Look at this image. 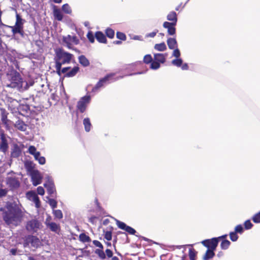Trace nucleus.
Returning <instances> with one entry per match:
<instances>
[{
  "label": "nucleus",
  "instance_id": "f257e3e1",
  "mask_svg": "<svg viewBox=\"0 0 260 260\" xmlns=\"http://www.w3.org/2000/svg\"><path fill=\"white\" fill-rule=\"evenodd\" d=\"M23 212L20 206L15 203L7 205L3 213V218L7 225H17L21 221Z\"/></svg>",
  "mask_w": 260,
  "mask_h": 260
},
{
  "label": "nucleus",
  "instance_id": "f03ea898",
  "mask_svg": "<svg viewBox=\"0 0 260 260\" xmlns=\"http://www.w3.org/2000/svg\"><path fill=\"white\" fill-rule=\"evenodd\" d=\"M7 77L8 80L7 87L16 89L19 91H23L28 88V82L16 71L12 70L8 73Z\"/></svg>",
  "mask_w": 260,
  "mask_h": 260
},
{
  "label": "nucleus",
  "instance_id": "7ed1b4c3",
  "mask_svg": "<svg viewBox=\"0 0 260 260\" xmlns=\"http://www.w3.org/2000/svg\"><path fill=\"white\" fill-rule=\"evenodd\" d=\"M73 55L64 51L61 49H58L56 51L55 68L58 75H60V70L62 64L70 62Z\"/></svg>",
  "mask_w": 260,
  "mask_h": 260
},
{
  "label": "nucleus",
  "instance_id": "20e7f679",
  "mask_svg": "<svg viewBox=\"0 0 260 260\" xmlns=\"http://www.w3.org/2000/svg\"><path fill=\"white\" fill-rule=\"evenodd\" d=\"M115 74L111 73L108 74L104 78L101 79L97 83L95 86L92 88V92H97L100 88L105 86L106 85L108 84L111 82L116 81L120 79L123 78L124 76H119L114 78Z\"/></svg>",
  "mask_w": 260,
  "mask_h": 260
},
{
  "label": "nucleus",
  "instance_id": "39448f33",
  "mask_svg": "<svg viewBox=\"0 0 260 260\" xmlns=\"http://www.w3.org/2000/svg\"><path fill=\"white\" fill-rule=\"evenodd\" d=\"M16 21L14 26H11L13 34H19L23 35V24L24 21L18 14H16Z\"/></svg>",
  "mask_w": 260,
  "mask_h": 260
},
{
  "label": "nucleus",
  "instance_id": "423d86ee",
  "mask_svg": "<svg viewBox=\"0 0 260 260\" xmlns=\"http://www.w3.org/2000/svg\"><path fill=\"white\" fill-rule=\"evenodd\" d=\"M10 138L4 132H2L0 133V151L6 153L9 149V142L8 140Z\"/></svg>",
  "mask_w": 260,
  "mask_h": 260
},
{
  "label": "nucleus",
  "instance_id": "0eeeda50",
  "mask_svg": "<svg viewBox=\"0 0 260 260\" xmlns=\"http://www.w3.org/2000/svg\"><path fill=\"white\" fill-rule=\"evenodd\" d=\"M90 100L91 96L87 94L82 97L77 103V109L81 113L84 112L86 109L88 104L90 103Z\"/></svg>",
  "mask_w": 260,
  "mask_h": 260
},
{
  "label": "nucleus",
  "instance_id": "6e6552de",
  "mask_svg": "<svg viewBox=\"0 0 260 260\" xmlns=\"http://www.w3.org/2000/svg\"><path fill=\"white\" fill-rule=\"evenodd\" d=\"M41 227V223L39 220L34 219L27 222L26 228L29 232H37Z\"/></svg>",
  "mask_w": 260,
  "mask_h": 260
},
{
  "label": "nucleus",
  "instance_id": "1a4fd4ad",
  "mask_svg": "<svg viewBox=\"0 0 260 260\" xmlns=\"http://www.w3.org/2000/svg\"><path fill=\"white\" fill-rule=\"evenodd\" d=\"M62 41L69 49L72 48L73 44L77 45L79 43V40L76 36L69 35L63 37Z\"/></svg>",
  "mask_w": 260,
  "mask_h": 260
},
{
  "label": "nucleus",
  "instance_id": "9d476101",
  "mask_svg": "<svg viewBox=\"0 0 260 260\" xmlns=\"http://www.w3.org/2000/svg\"><path fill=\"white\" fill-rule=\"evenodd\" d=\"M202 244L209 249L215 250L218 243V238H213L202 241Z\"/></svg>",
  "mask_w": 260,
  "mask_h": 260
},
{
  "label": "nucleus",
  "instance_id": "9b49d317",
  "mask_svg": "<svg viewBox=\"0 0 260 260\" xmlns=\"http://www.w3.org/2000/svg\"><path fill=\"white\" fill-rule=\"evenodd\" d=\"M29 175L31 177L32 184L34 186H37L41 184L43 177L38 170L33 171Z\"/></svg>",
  "mask_w": 260,
  "mask_h": 260
},
{
  "label": "nucleus",
  "instance_id": "f8f14e48",
  "mask_svg": "<svg viewBox=\"0 0 260 260\" xmlns=\"http://www.w3.org/2000/svg\"><path fill=\"white\" fill-rule=\"evenodd\" d=\"M45 224L52 232L58 233L60 230L59 225L55 222L51 221V217L47 218L45 221Z\"/></svg>",
  "mask_w": 260,
  "mask_h": 260
},
{
  "label": "nucleus",
  "instance_id": "ddd939ff",
  "mask_svg": "<svg viewBox=\"0 0 260 260\" xmlns=\"http://www.w3.org/2000/svg\"><path fill=\"white\" fill-rule=\"evenodd\" d=\"M6 184L12 189L17 188L20 186V183L18 180L16 178L12 177H8L7 178Z\"/></svg>",
  "mask_w": 260,
  "mask_h": 260
},
{
  "label": "nucleus",
  "instance_id": "4468645a",
  "mask_svg": "<svg viewBox=\"0 0 260 260\" xmlns=\"http://www.w3.org/2000/svg\"><path fill=\"white\" fill-rule=\"evenodd\" d=\"M116 224L119 229L124 230L131 235H135L136 233V231L134 229L127 225L125 223L122 221L117 220Z\"/></svg>",
  "mask_w": 260,
  "mask_h": 260
},
{
  "label": "nucleus",
  "instance_id": "2eb2a0df",
  "mask_svg": "<svg viewBox=\"0 0 260 260\" xmlns=\"http://www.w3.org/2000/svg\"><path fill=\"white\" fill-rule=\"evenodd\" d=\"M176 24L171 23L168 21L164 22L162 26L164 28L167 29L168 33L169 35L173 36L176 33V28L175 26Z\"/></svg>",
  "mask_w": 260,
  "mask_h": 260
},
{
  "label": "nucleus",
  "instance_id": "dca6fc26",
  "mask_svg": "<svg viewBox=\"0 0 260 260\" xmlns=\"http://www.w3.org/2000/svg\"><path fill=\"white\" fill-rule=\"evenodd\" d=\"M44 186L46 188L48 193L50 196L54 197L56 193V190L53 182L52 181H48L44 184Z\"/></svg>",
  "mask_w": 260,
  "mask_h": 260
},
{
  "label": "nucleus",
  "instance_id": "f3484780",
  "mask_svg": "<svg viewBox=\"0 0 260 260\" xmlns=\"http://www.w3.org/2000/svg\"><path fill=\"white\" fill-rule=\"evenodd\" d=\"M30 243L31 245L34 247H37L40 244V241L38 238L33 236H29L27 237L26 240V242L24 244V246L25 247L26 245Z\"/></svg>",
  "mask_w": 260,
  "mask_h": 260
},
{
  "label": "nucleus",
  "instance_id": "a211bd4d",
  "mask_svg": "<svg viewBox=\"0 0 260 260\" xmlns=\"http://www.w3.org/2000/svg\"><path fill=\"white\" fill-rule=\"evenodd\" d=\"M27 197L30 200H31L35 204L36 207L38 208L40 206V202L39 197L37 195L32 192H28L27 193Z\"/></svg>",
  "mask_w": 260,
  "mask_h": 260
},
{
  "label": "nucleus",
  "instance_id": "6ab92c4d",
  "mask_svg": "<svg viewBox=\"0 0 260 260\" xmlns=\"http://www.w3.org/2000/svg\"><path fill=\"white\" fill-rule=\"evenodd\" d=\"M95 38L99 43L105 44L107 43V39L106 36L101 31H96L95 33Z\"/></svg>",
  "mask_w": 260,
  "mask_h": 260
},
{
  "label": "nucleus",
  "instance_id": "aec40b11",
  "mask_svg": "<svg viewBox=\"0 0 260 260\" xmlns=\"http://www.w3.org/2000/svg\"><path fill=\"white\" fill-rule=\"evenodd\" d=\"M168 21H171L170 23L176 24L177 22V13L174 11L170 12L167 16Z\"/></svg>",
  "mask_w": 260,
  "mask_h": 260
},
{
  "label": "nucleus",
  "instance_id": "412c9836",
  "mask_svg": "<svg viewBox=\"0 0 260 260\" xmlns=\"http://www.w3.org/2000/svg\"><path fill=\"white\" fill-rule=\"evenodd\" d=\"M8 102H9V107L14 110H15L16 109H18L20 107L19 103L15 99L9 98Z\"/></svg>",
  "mask_w": 260,
  "mask_h": 260
},
{
  "label": "nucleus",
  "instance_id": "4be33fe9",
  "mask_svg": "<svg viewBox=\"0 0 260 260\" xmlns=\"http://www.w3.org/2000/svg\"><path fill=\"white\" fill-rule=\"evenodd\" d=\"M167 54L162 53H156L154 54V58L155 61L161 63L166 61Z\"/></svg>",
  "mask_w": 260,
  "mask_h": 260
},
{
  "label": "nucleus",
  "instance_id": "5701e85b",
  "mask_svg": "<svg viewBox=\"0 0 260 260\" xmlns=\"http://www.w3.org/2000/svg\"><path fill=\"white\" fill-rule=\"evenodd\" d=\"M25 168L29 174L31 173L33 171H36L37 170H35V164L31 161H26L24 163Z\"/></svg>",
  "mask_w": 260,
  "mask_h": 260
},
{
  "label": "nucleus",
  "instance_id": "b1692460",
  "mask_svg": "<svg viewBox=\"0 0 260 260\" xmlns=\"http://www.w3.org/2000/svg\"><path fill=\"white\" fill-rule=\"evenodd\" d=\"M54 18L58 21H61L63 19V15L60 9L54 7L53 11Z\"/></svg>",
  "mask_w": 260,
  "mask_h": 260
},
{
  "label": "nucleus",
  "instance_id": "393cba45",
  "mask_svg": "<svg viewBox=\"0 0 260 260\" xmlns=\"http://www.w3.org/2000/svg\"><path fill=\"white\" fill-rule=\"evenodd\" d=\"M167 44L170 49H174L177 47V43L176 39L169 38L167 40Z\"/></svg>",
  "mask_w": 260,
  "mask_h": 260
},
{
  "label": "nucleus",
  "instance_id": "a878e982",
  "mask_svg": "<svg viewBox=\"0 0 260 260\" xmlns=\"http://www.w3.org/2000/svg\"><path fill=\"white\" fill-rule=\"evenodd\" d=\"M83 124L84 127L85 131L86 132L90 131L92 125L89 118H85L83 121Z\"/></svg>",
  "mask_w": 260,
  "mask_h": 260
},
{
  "label": "nucleus",
  "instance_id": "bb28decb",
  "mask_svg": "<svg viewBox=\"0 0 260 260\" xmlns=\"http://www.w3.org/2000/svg\"><path fill=\"white\" fill-rule=\"evenodd\" d=\"M15 127L22 132H24L26 129V125L21 120H18L16 122Z\"/></svg>",
  "mask_w": 260,
  "mask_h": 260
},
{
  "label": "nucleus",
  "instance_id": "cd10ccee",
  "mask_svg": "<svg viewBox=\"0 0 260 260\" xmlns=\"http://www.w3.org/2000/svg\"><path fill=\"white\" fill-rule=\"evenodd\" d=\"M214 250L208 249L203 257V260H209L212 259L215 255Z\"/></svg>",
  "mask_w": 260,
  "mask_h": 260
},
{
  "label": "nucleus",
  "instance_id": "c85d7f7f",
  "mask_svg": "<svg viewBox=\"0 0 260 260\" xmlns=\"http://www.w3.org/2000/svg\"><path fill=\"white\" fill-rule=\"evenodd\" d=\"M78 59L80 63L83 67H87L89 65V61L84 55H82L79 56Z\"/></svg>",
  "mask_w": 260,
  "mask_h": 260
},
{
  "label": "nucleus",
  "instance_id": "c756f323",
  "mask_svg": "<svg viewBox=\"0 0 260 260\" xmlns=\"http://www.w3.org/2000/svg\"><path fill=\"white\" fill-rule=\"evenodd\" d=\"M79 67H74L73 69H71L70 71L67 73L66 76L69 77L74 76L79 71Z\"/></svg>",
  "mask_w": 260,
  "mask_h": 260
},
{
  "label": "nucleus",
  "instance_id": "7c9ffc66",
  "mask_svg": "<svg viewBox=\"0 0 260 260\" xmlns=\"http://www.w3.org/2000/svg\"><path fill=\"white\" fill-rule=\"evenodd\" d=\"M154 49L158 51H164L167 49L166 45L165 43L156 44L154 45Z\"/></svg>",
  "mask_w": 260,
  "mask_h": 260
},
{
  "label": "nucleus",
  "instance_id": "2f4dec72",
  "mask_svg": "<svg viewBox=\"0 0 260 260\" xmlns=\"http://www.w3.org/2000/svg\"><path fill=\"white\" fill-rule=\"evenodd\" d=\"M62 11L68 14H71L72 13V9L68 4H64L61 7Z\"/></svg>",
  "mask_w": 260,
  "mask_h": 260
},
{
  "label": "nucleus",
  "instance_id": "473e14b6",
  "mask_svg": "<svg viewBox=\"0 0 260 260\" xmlns=\"http://www.w3.org/2000/svg\"><path fill=\"white\" fill-rule=\"evenodd\" d=\"M79 239L83 242H89L90 241V238L84 233H82L79 235Z\"/></svg>",
  "mask_w": 260,
  "mask_h": 260
},
{
  "label": "nucleus",
  "instance_id": "72a5a7b5",
  "mask_svg": "<svg viewBox=\"0 0 260 260\" xmlns=\"http://www.w3.org/2000/svg\"><path fill=\"white\" fill-rule=\"evenodd\" d=\"M105 33L106 36L110 39H112L114 37L115 31L111 28H107L105 30Z\"/></svg>",
  "mask_w": 260,
  "mask_h": 260
},
{
  "label": "nucleus",
  "instance_id": "f704fd0d",
  "mask_svg": "<svg viewBox=\"0 0 260 260\" xmlns=\"http://www.w3.org/2000/svg\"><path fill=\"white\" fill-rule=\"evenodd\" d=\"M231 242L228 240H224L220 244V247L222 249L226 250L230 246Z\"/></svg>",
  "mask_w": 260,
  "mask_h": 260
},
{
  "label": "nucleus",
  "instance_id": "c9c22d12",
  "mask_svg": "<svg viewBox=\"0 0 260 260\" xmlns=\"http://www.w3.org/2000/svg\"><path fill=\"white\" fill-rule=\"evenodd\" d=\"M53 214L55 218L60 219L63 217V214L60 210H53Z\"/></svg>",
  "mask_w": 260,
  "mask_h": 260
},
{
  "label": "nucleus",
  "instance_id": "e433bc0d",
  "mask_svg": "<svg viewBox=\"0 0 260 260\" xmlns=\"http://www.w3.org/2000/svg\"><path fill=\"white\" fill-rule=\"evenodd\" d=\"M95 253L99 256V257L102 259H104L106 257V254L102 249H96Z\"/></svg>",
  "mask_w": 260,
  "mask_h": 260
},
{
  "label": "nucleus",
  "instance_id": "4c0bfd02",
  "mask_svg": "<svg viewBox=\"0 0 260 260\" xmlns=\"http://www.w3.org/2000/svg\"><path fill=\"white\" fill-rule=\"evenodd\" d=\"M183 60L181 58H177L172 61V63L177 67H180L182 64Z\"/></svg>",
  "mask_w": 260,
  "mask_h": 260
},
{
  "label": "nucleus",
  "instance_id": "58836bf2",
  "mask_svg": "<svg viewBox=\"0 0 260 260\" xmlns=\"http://www.w3.org/2000/svg\"><path fill=\"white\" fill-rule=\"evenodd\" d=\"M48 203L50 206V207L52 208L53 210H54L55 208L57 207V203L53 199H48Z\"/></svg>",
  "mask_w": 260,
  "mask_h": 260
},
{
  "label": "nucleus",
  "instance_id": "ea45409f",
  "mask_svg": "<svg viewBox=\"0 0 260 260\" xmlns=\"http://www.w3.org/2000/svg\"><path fill=\"white\" fill-rule=\"evenodd\" d=\"M160 68V63L157 61H152L151 62L150 68L152 70H157Z\"/></svg>",
  "mask_w": 260,
  "mask_h": 260
},
{
  "label": "nucleus",
  "instance_id": "a19ab883",
  "mask_svg": "<svg viewBox=\"0 0 260 260\" xmlns=\"http://www.w3.org/2000/svg\"><path fill=\"white\" fill-rule=\"evenodd\" d=\"M196 251L193 249H189V256L190 260H195L196 256Z\"/></svg>",
  "mask_w": 260,
  "mask_h": 260
},
{
  "label": "nucleus",
  "instance_id": "79ce46f5",
  "mask_svg": "<svg viewBox=\"0 0 260 260\" xmlns=\"http://www.w3.org/2000/svg\"><path fill=\"white\" fill-rule=\"evenodd\" d=\"M87 38L90 43H93L94 42L95 35H94L91 31H88L87 34Z\"/></svg>",
  "mask_w": 260,
  "mask_h": 260
},
{
  "label": "nucleus",
  "instance_id": "37998d69",
  "mask_svg": "<svg viewBox=\"0 0 260 260\" xmlns=\"http://www.w3.org/2000/svg\"><path fill=\"white\" fill-rule=\"evenodd\" d=\"M235 232H232L230 233V239L233 241H236L238 239V236Z\"/></svg>",
  "mask_w": 260,
  "mask_h": 260
},
{
  "label": "nucleus",
  "instance_id": "c03bdc74",
  "mask_svg": "<svg viewBox=\"0 0 260 260\" xmlns=\"http://www.w3.org/2000/svg\"><path fill=\"white\" fill-rule=\"evenodd\" d=\"M244 225L246 230H250L252 228L253 224L251 222L250 220H247L244 222Z\"/></svg>",
  "mask_w": 260,
  "mask_h": 260
},
{
  "label": "nucleus",
  "instance_id": "a18cd8bd",
  "mask_svg": "<svg viewBox=\"0 0 260 260\" xmlns=\"http://www.w3.org/2000/svg\"><path fill=\"white\" fill-rule=\"evenodd\" d=\"M143 60L145 63L148 64L152 61V58L151 55L147 54L144 56Z\"/></svg>",
  "mask_w": 260,
  "mask_h": 260
},
{
  "label": "nucleus",
  "instance_id": "49530a36",
  "mask_svg": "<svg viewBox=\"0 0 260 260\" xmlns=\"http://www.w3.org/2000/svg\"><path fill=\"white\" fill-rule=\"evenodd\" d=\"M116 37L121 40L125 41L126 39L125 35L121 32L118 31L116 33Z\"/></svg>",
  "mask_w": 260,
  "mask_h": 260
},
{
  "label": "nucleus",
  "instance_id": "de8ad7c7",
  "mask_svg": "<svg viewBox=\"0 0 260 260\" xmlns=\"http://www.w3.org/2000/svg\"><path fill=\"white\" fill-rule=\"evenodd\" d=\"M252 220L254 223H260V212L255 214L252 217Z\"/></svg>",
  "mask_w": 260,
  "mask_h": 260
},
{
  "label": "nucleus",
  "instance_id": "09e8293b",
  "mask_svg": "<svg viewBox=\"0 0 260 260\" xmlns=\"http://www.w3.org/2000/svg\"><path fill=\"white\" fill-rule=\"evenodd\" d=\"M244 231L243 228L241 224L237 225L235 228V232L236 233H239L240 234H242Z\"/></svg>",
  "mask_w": 260,
  "mask_h": 260
},
{
  "label": "nucleus",
  "instance_id": "8fccbe9b",
  "mask_svg": "<svg viewBox=\"0 0 260 260\" xmlns=\"http://www.w3.org/2000/svg\"><path fill=\"white\" fill-rule=\"evenodd\" d=\"M104 238L108 241H110L112 239V233L110 231H107L105 235Z\"/></svg>",
  "mask_w": 260,
  "mask_h": 260
},
{
  "label": "nucleus",
  "instance_id": "3c124183",
  "mask_svg": "<svg viewBox=\"0 0 260 260\" xmlns=\"http://www.w3.org/2000/svg\"><path fill=\"white\" fill-rule=\"evenodd\" d=\"M20 153V151L18 148H15V149L12 152L11 155L14 157L18 156Z\"/></svg>",
  "mask_w": 260,
  "mask_h": 260
},
{
  "label": "nucleus",
  "instance_id": "603ef678",
  "mask_svg": "<svg viewBox=\"0 0 260 260\" xmlns=\"http://www.w3.org/2000/svg\"><path fill=\"white\" fill-rule=\"evenodd\" d=\"M37 150H36V148L35 146H30L28 148V152L32 154V155H34L36 152H37Z\"/></svg>",
  "mask_w": 260,
  "mask_h": 260
},
{
  "label": "nucleus",
  "instance_id": "864d4df0",
  "mask_svg": "<svg viewBox=\"0 0 260 260\" xmlns=\"http://www.w3.org/2000/svg\"><path fill=\"white\" fill-rule=\"evenodd\" d=\"M174 49V50L173 51V56L176 57V58H179L180 56V52L179 50L177 48H176Z\"/></svg>",
  "mask_w": 260,
  "mask_h": 260
},
{
  "label": "nucleus",
  "instance_id": "5fc2aeb1",
  "mask_svg": "<svg viewBox=\"0 0 260 260\" xmlns=\"http://www.w3.org/2000/svg\"><path fill=\"white\" fill-rule=\"evenodd\" d=\"M157 32H158V30H155L154 31H152L151 32L147 34L146 35L145 37L146 38H154L156 36V35Z\"/></svg>",
  "mask_w": 260,
  "mask_h": 260
},
{
  "label": "nucleus",
  "instance_id": "6e6d98bb",
  "mask_svg": "<svg viewBox=\"0 0 260 260\" xmlns=\"http://www.w3.org/2000/svg\"><path fill=\"white\" fill-rule=\"evenodd\" d=\"M1 120L4 124H7L8 120L7 115L3 113L2 115Z\"/></svg>",
  "mask_w": 260,
  "mask_h": 260
},
{
  "label": "nucleus",
  "instance_id": "4d7b16f0",
  "mask_svg": "<svg viewBox=\"0 0 260 260\" xmlns=\"http://www.w3.org/2000/svg\"><path fill=\"white\" fill-rule=\"evenodd\" d=\"M37 192L39 194L43 196L45 193L44 189L42 186H39L37 188Z\"/></svg>",
  "mask_w": 260,
  "mask_h": 260
},
{
  "label": "nucleus",
  "instance_id": "13d9d810",
  "mask_svg": "<svg viewBox=\"0 0 260 260\" xmlns=\"http://www.w3.org/2000/svg\"><path fill=\"white\" fill-rule=\"evenodd\" d=\"M7 190L0 188V198L5 197L7 193Z\"/></svg>",
  "mask_w": 260,
  "mask_h": 260
},
{
  "label": "nucleus",
  "instance_id": "bf43d9fd",
  "mask_svg": "<svg viewBox=\"0 0 260 260\" xmlns=\"http://www.w3.org/2000/svg\"><path fill=\"white\" fill-rule=\"evenodd\" d=\"M39 164L41 165H44L46 162L45 158L43 156H40L38 159Z\"/></svg>",
  "mask_w": 260,
  "mask_h": 260
},
{
  "label": "nucleus",
  "instance_id": "052dcab7",
  "mask_svg": "<svg viewBox=\"0 0 260 260\" xmlns=\"http://www.w3.org/2000/svg\"><path fill=\"white\" fill-rule=\"evenodd\" d=\"M106 254L108 257L109 258H110V257H112V255H113V252L112 251L109 249H107L106 250Z\"/></svg>",
  "mask_w": 260,
  "mask_h": 260
},
{
  "label": "nucleus",
  "instance_id": "680f3d73",
  "mask_svg": "<svg viewBox=\"0 0 260 260\" xmlns=\"http://www.w3.org/2000/svg\"><path fill=\"white\" fill-rule=\"evenodd\" d=\"M181 68V69L182 70H188V66L187 63H184L183 64H182L181 66L180 67Z\"/></svg>",
  "mask_w": 260,
  "mask_h": 260
},
{
  "label": "nucleus",
  "instance_id": "e2e57ef3",
  "mask_svg": "<svg viewBox=\"0 0 260 260\" xmlns=\"http://www.w3.org/2000/svg\"><path fill=\"white\" fill-rule=\"evenodd\" d=\"M133 40H139V41H142L143 39L142 38V37L140 36H137V35H136V36H134L133 38H132Z\"/></svg>",
  "mask_w": 260,
  "mask_h": 260
},
{
  "label": "nucleus",
  "instance_id": "0e129e2a",
  "mask_svg": "<svg viewBox=\"0 0 260 260\" xmlns=\"http://www.w3.org/2000/svg\"><path fill=\"white\" fill-rule=\"evenodd\" d=\"M71 69V68L70 67H66V68H63V69H62L61 70H60V72H61L62 73H66L68 72V71L69 70Z\"/></svg>",
  "mask_w": 260,
  "mask_h": 260
},
{
  "label": "nucleus",
  "instance_id": "69168bd1",
  "mask_svg": "<svg viewBox=\"0 0 260 260\" xmlns=\"http://www.w3.org/2000/svg\"><path fill=\"white\" fill-rule=\"evenodd\" d=\"M34 157L35 158V159H36V160H38V159H39V158L41 156H40V152H39V151L37 152H36V153L34 155Z\"/></svg>",
  "mask_w": 260,
  "mask_h": 260
},
{
  "label": "nucleus",
  "instance_id": "338daca9",
  "mask_svg": "<svg viewBox=\"0 0 260 260\" xmlns=\"http://www.w3.org/2000/svg\"><path fill=\"white\" fill-rule=\"evenodd\" d=\"M17 249L15 248H12L10 250V252L12 255H16L17 253Z\"/></svg>",
  "mask_w": 260,
  "mask_h": 260
},
{
  "label": "nucleus",
  "instance_id": "774afa93",
  "mask_svg": "<svg viewBox=\"0 0 260 260\" xmlns=\"http://www.w3.org/2000/svg\"><path fill=\"white\" fill-rule=\"evenodd\" d=\"M92 243L96 247H98L99 245H100V243H101L98 240H93Z\"/></svg>",
  "mask_w": 260,
  "mask_h": 260
}]
</instances>
